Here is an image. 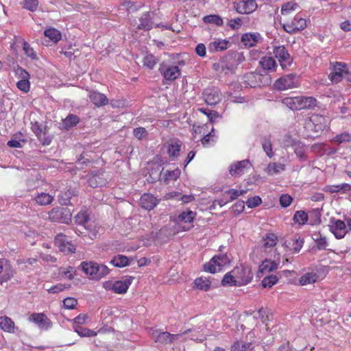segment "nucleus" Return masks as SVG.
Instances as JSON below:
<instances>
[{
	"label": "nucleus",
	"mask_w": 351,
	"mask_h": 351,
	"mask_svg": "<svg viewBox=\"0 0 351 351\" xmlns=\"http://www.w3.org/2000/svg\"><path fill=\"white\" fill-rule=\"evenodd\" d=\"M329 125L328 118L313 114L310 117L306 118L304 121V128L307 132L308 137H314L317 134L327 128Z\"/></svg>",
	"instance_id": "nucleus-1"
},
{
	"label": "nucleus",
	"mask_w": 351,
	"mask_h": 351,
	"mask_svg": "<svg viewBox=\"0 0 351 351\" xmlns=\"http://www.w3.org/2000/svg\"><path fill=\"white\" fill-rule=\"evenodd\" d=\"M282 103L293 110L314 108L317 101L313 97L298 96L293 97H285Z\"/></svg>",
	"instance_id": "nucleus-2"
},
{
	"label": "nucleus",
	"mask_w": 351,
	"mask_h": 351,
	"mask_svg": "<svg viewBox=\"0 0 351 351\" xmlns=\"http://www.w3.org/2000/svg\"><path fill=\"white\" fill-rule=\"evenodd\" d=\"M191 332V330H188L184 331L183 333L171 334L168 332H162L158 330H155L152 333V338L156 343L167 344L178 340H186V337L185 336Z\"/></svg>",
	"instance_id": "nucleus-3"
},
{
	"label": "nucleus",
	"mask_w": 351,
	"mask_h": 351,
	"mask_svg": "<svg viewBox=\"0 0 351 351\" xmlns=\"http://www.w3.org/2000/svg\"><path fill=\"white\" fill-rule=\"evenodd\" d=\"M330 73L328 75L329 80L335 84L340 82L343 79L351 81L349 77V70L346 64L343 62H335L331 64Z\"/></svg>",
	"instance_id": "nucleus-4"
},
{
	"label": "nucleus",
	"mask_w": 351,
	"mask_h": 351,
	"mask_svg": "<svg viewBox=\"0 0 351 351\" xmlns=\"http://www.w3.org/2000/svg\"><path fill=\"white\" fill-rule=\"evenodd\" d=\"M230 263V258L226 254H221L214 256L208 263L204 269L206 271L215 274L223 269V268Z\"/></svg>",
	"instance_id": "nucleus-5"
},
{
	"label": "nucleus",
	"mask_w": 351,
	"mask_h": 351,
	"mask_svg": "<svg viewBox=\"0 0 351 351\" xmlns=\"http://www.w3.org/2000/svg\"><path fill=\"white\" fill-rule=\"evenodd\" d=\"M300 85L299 77L293 73L278 78L274 83V87L278 90L295 88Z\"/></svg>",
	"instance_id": "nucleus-6"
},
{
	"label": "nucleus",
	"mask_w": 351,
	"mask_h": 351,
	"mask_svg": "<svg viewBox=\"0 0 351 351\" xmlns=\"http://www.w3.org/2000/svg\"><path fill=\"white\" fill-rule=\"evenodd\" d=\"M132 277H127L124 279L112 281H106L104 283V287L108 291H112L115 293L123 294L127 292L129 287L132 282Z\"/></svg>",
	"instance_id": "nucleus-7"
},
{
	"label": "nucleus",
	"mask_w": 351,
	"mask_h": 351,
	"mask_svg": "<svg viewBox=\"0 0 351 351\" xmlns=\"http://www.w3.org/2000/svg\"><path fill=\"white\" fill-rule=\"evenodd\" d=\"M306 26V20L297 14L292 20L283 24V29L289 34H295L303 30Z\"/></svg>",
	"instance_id": "nucleus-8"
},
{
	"label": "nucleus",
	"mask_w": 351,
	"mask_h": 351,
	"mask_svg": "<svg viewBox=\"0 0 351 351\" xmlns=\"http://www.w3.org/2000/svg\"><path fill=\"white\" fill-rule=\"evenodd\" d=\"M159 71L164 79L169 82L174 81L181 75V70L178 66L175 64H169L162 62L160 65Z\"/></svg>",
	"instance_id": "nucleus-9"
},
{
	"label": "nucleus",
	"mask_w": 351,
	"mask_h": 351,
	"mask_svg": "<svg viewBox=\"0 0 351 351\" xmlns=\"http://www.w3.org/2000/svg\"><path fill=\"white\" fill-rule=\"evenodd\" d=\"M273 257L274 259L271 260L266 258L264 260L259 267V271L261 273H268L278 268V265L280 262V252L278 251V248H276L274 254L269 255Z\"/></svg>",
	"instance_id": "nucleus-10"
},
{
	"label": "nucleus",
	"mask_w": 351,
	"mask_h": 351,
	"mask_svg": "<svg viewBox=\"0 0 351 351\" xmlns=\"http://www.w3.org/2000/svg\"><path fill=\"white\" fill-rule=\"evenodd\" d=\"M329 230L337 239L344 238L348 232L346 224L340 219L331 218L330 219Z\"/></svg>",
	"instance_id": "nucleus-11"
},
{
	"label": "nucleus",
	"mask_w": 351,
	"mask_h": 351,
	"mask_svg": "<svg viewBox=\"0 0 351 351\" xmlns=\"http://www.w3.org/2000/svg\"><path fill=\"white\" fill-rule=\"evenodd\" d=\"M71 215L66 208H55L49 213V219L51 221L69 223Z\"/></svg>",
	"instance_id": "nucleus-12"
},
{
	"label": "nucleus",
	"mask_w": 351,
	"mask_h": 351,
	"mask_svg": "<svg viewBox=\"0 0 351 351\" xmlns=\"http://www.w3.org/2000/svg\"><path fill=\"white\" fill-rule=\"evenodd\" d=\"M222 97V93L217 87L207 88L203 93V97L205 102L210 106H215L219 104Z\"/></svg>",
	"instance_id": "nucleus-13"
},
{
	"label": "nucleus",
	"mask_w": 351,
	"mask_h": 351,
	"mask_svg": "<svg viewBox=\"0 0 351 351\" xmlns=\"http://www.w3.org/2000/svg\"><path fill=\"white\" fill-rule=\"evenodd\" d=\"M251 167L252 165L248 160H243L232 163L228 167V171L232 176L237 177L243 175Z\"/></svg>",
	"instance_id": "nucleus-14"
},
{
	"label": "nucleus",
	"mask_w": 351,
	"mask_h": 351,
	"mask_svg": "<svg viewBox=\"0 0 351 351\" xmlns=\"http://www.w3.org/2000/svg\"><path fill=\"white\" fill-rule=\"evenodd\" d=\"M233 274L235 275V277H237L236 280H237L238 286L247 285L253 278L250 270L243 266L234 268L233 269Z\"/></svg>",
	"instance_id": "nucleus-15"
},
{
	"label": "nucleus",
	"mask_w": 351,
	"mask_h": 351,
	"mask_svg": "<svg viewBox=\"0 0 351 351\" xmlns=\"http://www.w3.org/2000/svg\"><path fill=\"white\" fill-rule=\"evenodd\" d=\"M55 244L59 250L64 253H74L75 251V246L63 234L60 233L56 236L55 238Z\"/></svg>",
	"instance_id": "nucleus-16"
},
{
	"label": "nucleus",
	"mask_w": 351,
	"mask_h": 351,
	"mask_svg": "<svg viewBox=\"0 0 351 351\" xmlns=\"http://www.w3.org/2000/svg\"><path fill=\"white\" fill-rule=\"evenodd\" d=\"M274 53L283 69H287L291 65V58L284 46L275 47Z\"/></svg>",
	"instance_id": "nucleus-17"
},
{
	"label": "nucleus",
	"mask_w": 351,
	"mask_h": 351,
	"mask_svg": "<svg viewBox=\"0 0 351 351\" xmlns=\"http://www.w3.org/2000/svg\"><path fill=\"white\" fill-rule=\"evenodd\" d=\"M28 319L29 322L34 323L40 329L45 330L50 328L52 325L50 319L43 313H33L29 317Z\"/></svg>",
	"instance_id": "nucleus-18"
},
{
	"label": "nucleus",
	"mask_w": 351,
	"mask_h": 351,
	"mask_svg": "<svg viewBox=\"0 0 351 351\" xmlns=\"http://www.w3.org/2000/svg\"><path fill=\"white\" fill-rule=\"evenodd\" d=\"M16 75L20 78L16 83L17 88L24 93H27L30 89L29 73L23 69L19 68L16 70Z\"/></svg>",
	"instance_id": "nucleus-19"
},
{
	"label": "nucleus",
	"mask_w": 351,
	"mask_h": 351,
	"mask_svg": "<svg viewBox=\"0 0 351 351\" xmlns=\"http://www.w3.org/2000/svg\"><path fill=\"white\" fill-rule=\"evenodd\" d=\"M257 8L255 0H242L235 5L236 11L239 14H249L254 12Z\"/></svg>",
	"instance_id": "nucleus-20"
},
{
	"label": "nucleus",
	"mask_w": 351,
	"mask_h": 351,
	"mask_svg": "<svg viewBox=\"0 0 351 351\" xmlns=\"http://www.w3.org/2000/svg\"><path fill=\"white\" fill-rule=\"evenodd\" d=\"M14 275V270L9 263L3 258L0 259V284L8 282Z\"/></svg>",
	"instance_id": "nucleus-21"
},
{
	"label": "nucleus",
	"mask_w": 351,
	"mask_h": 351,
	"mask_svg": "<svg viewBox=\"0 0 351 351\" xmlns=\"http://www.w3.org/2000/svg\"><path fill=\"white\" fill-rule=\"evenodd\" d=\"M32 130L43 145H49L51 143V138L46 135L45 128L43 129L37 122L32 123Z\"/></svg>",
	"instance_id": "nucleus-22"
},
{
	"label": "nucleus",
	"mask_w": 351,
	"mask_h": 351,
	"mask_svg": "<svg viewBox=\"0 0 351 351\" xmlns=\"http://www.w3.org/2000/svg\"><path fill=\"white\" fill-rule=\"evenodd\" d=\"M158 203L159 200L149 193L143 194L140 199L141 206L148 210H152Z\"/></svg>",
	"instance_id": "nucleus-23"
},
{
	"label": "nucleus",
	"mask_w": 351,
	"mask_h": 351,
	"mask_svg": "<svg viewBox=\"0 0 351 351\" xmlns=\"http://www.w3.org/2000/svg\"><path fill=\"white\" fill-rule=\"evenodd\" d=\"M277 236L274 234H268L265 236L263 241V246L265 248V252L274 254V252L276 247ZM278 249V247H277ZM279 252V250H278Z\"/></svg>",
	"instance_id": "nucleus-24"
},
{
	"label": "nucleus",
	"mask_w": 351,
	"mask_h": 351,
	"mask_svg": "<svg viewBox=\"0 0 351 351\" xmlns=\"http://www.w3.org/2000/svg\"><path fill=\"white\" fill-rule=\"evenodd\" d=\"M259 64L263 70L269 72L275 71L277 67L275 60L271 56H263L259 61Z\"/></svg>",
	"instance_id": "nucleus-25"
},
{
	"label": "nucleus",
	"mask_w": 351,
	"mask_h": 351,
	"mask_svg": "<svg viewBox=\"0 0 351 351\" xmlns=\"http://www.w3.org/2000/svg\"><path fill=\"white\" fill-rule=\"evenodd\" d=\"M259 37L258 33H245L241 37V43L245 46L251 47L257 44Z\"/></svg>",
	"instance_id": "nucleus-26"
},
{
	"label": "nucleus",
	"mask_w": 351,
	"mask_h": 351,
	"mask_svg": "<svg viewBox=\"0 0 351 351\" xmlns=\"http://www.w3.org/2000/svg\"><path fill=\"white\" fill-rule=\"evenodd\" d=\"M89 98L90 101L97 106H104L108 101V99L105 95L97 91L90 92Z\"/></svg>",
	"instance_id": "nucleus-27"
},
{
	"label": "nucleus",
	"mask_w": 351,
	"mask_h": 351,
	"mask_svg": "<svg viewBox=\"0 0 351 351\" xmlns=\"http://www.w3.org/2000/svg\"><path fill=\"white\" fill-rule=\"evenodd\" d=\"M54 199V196L47 193H39L34 197V200L38 205L46 206L50 204Z\"/></svg>",
	"instance_id": "nucleus-28"
},
{
	"label": "nucleus",
	"mask_w": 351,
	"mask_h": 351,
	"mask_svg": "<svg viewBox=\"0 0 351 351\" xmlns=\"http://www.w3.org/2000/svg\"><path fill=\"white\" fill-rule=\"evenodd\" d=\"M318 277L317 274L315 272H306L300 278L299 284L302 286L313 284L317 282Z\"/></svg>",
	"instance_id": "nucleus-29"
},
{
	"label": "nucleus",
	"mask_w": 351,
	"mask_h": 351,
	"mask_svg": "<svg viewBox=\"0 0 351 351\" xmlns=\"http://www.w3.org/2000/svg\"><path fill=\"white\" fill-rule=\"evenodd\" d=\"M194 288L199 289L200 291H208L211 286V282L210 280L204 276L199 277L196 278L194 282Z\"/></svg>",
	"instance_id": "nucleus-30"
},
{
	"label": "nucleus",
	"mask_w": 351,
	"mask_h": 351,
	"mask_svg": "<svg viewBox=\"0 0 351 351\" xmlns=\"http://www.w3.org/2000/svg\"><path fill=\"white\" fill-rule=\"evenodd\" d=\"M0 328L4 332L13 333L15 325L11 318L8 316H2L0 317Z\"/></svg>",
	"instance_id": "nucleus-31"
},
{
	"label": "nucleus",
	"mask_w": 351,
	"mask_h": 351,
	"mask_svg": "<svg viewBox=\"0 0 351 351\" xmlns=\"http://www.w3.org/2000/svg\"><path fill=\"white\" fill-rule=\"evenodd\" d=\"M285 169L283 164L278 162H270L265 169V172L269 176H274L282 172Z\"/></svg>",
	"instance_id": "nucleus-32"
},
{
	"label": "nucleus",
	"mask_w": 351,
	"mask_h": 351,
	"mask_svg": "<svg viewBox=\"0 0 351 351\" xmlns=\"http://www.w3.org/2000/svg\"><path fill=\"white\" fill-rule=\"evenodd\" d=\"M311 237L316 243L318 250H322L326 249L328 243L326 237L322 235L319 232H313Z\"/></svg>",
	"instance_id": "nucleus-33"
},
{
	"label": "nucleus",
	"mask_w": 351,
	"mask_h": 351,
	"mask_svg": "<svg viewBox=\"0 0 351 351\" xmlns=\"http://www.w3.org/2000/svg\"><path fill=\"white\" fill-rule=\"evenodd\" d=\"M82 271L92 280L95 279L97 263L94 262H82L81 263Z\"/></svg>",
	"instance_id": "nucleus-34"
},
{
	"label": "nucleus",
	"mask_w": 351,
	"mask_h": 351,
	"mask_svg": "<svg viewBox=\"0 0 351 351\" xmlns=\"http://www.w3.org/2000/svg\"><path fill=\"white\" fill-rule=\"evenodd\" d=\"M303 243V239L295 238L293 239L286 241L282 245V247H291L295 253H298L302 247Z\"/></svg>",
	"instance_id": "nucleus-35"
},
{
	"label": "nucleus",
	"mask_w": 351,
	"mask_h": 351,
	"mask_svg": "<svg viewBox=\"0 0 351 351\" xmlns=\"http://www.w3.org/2000/svg\"><path fill=\"white\" fill-rule=\"evenodd\" d=\"M195 215V213L193 212L192 210L182 212L178 216L177 222L189 224L193 221Z\"/></svg>",
	"instance_id": "nucleus-36"
},
{
	"label": "nucleus",
	"mask_w": 351,
	"mask_h": 351,
	"mask_svg": "<svg viewBox=\"0 0 351 351\" xmlns=\"http://www.w3.org/2000/svg\"><path fill=\"white\" fill-rule=\"evenodd\" d=\"M182 143L177 141L169 144L167 154L171 158H177L180 155Z\"/></svg>",
	"instance_id": "nucleus-37"
},
{
	"label": "nucleus",
	"mask_w": 351,
	"mask_h": 351,
	"mask_svg": "<svg viewBox=\"0 0 351 351\" xmlns=\"http://www.w3.org/2000/svg\"><path fill=\"white\" fill-rule=\"evenodd\" d=\"M285 147H293L295 153L300 158H302L304 155V145L300 141L295 140H291V144L285 143Z\"/></svg>",
	"instance_id": "nucleus-38"
},
{
	"label": "nucleus",
	"mask_w": 351,
	"mask_h": 351,
	"mask_svg": "<svg viewBox=\"0 0 351 351\" xmlns=\"http://www.w3.org/2000/svg\"><path fill=\"white\" fill-rule=\"evenodd\" d=\"M129 258L124 255H117L114 256L110 261V263L117 267H123L129 265Z\"/></svg>",
	"instance_id": "nucleus-39"
},
{
	"label": "nucleus",
	"mask_w": 351,
	"mask_h": 351,
	"mask_svg": "<svg viewBox=\"0 0 351 351\" xmlns=\"http://www.w3.org/2000/svg\"><path fill=\"white\" fill-rule=\"evenodd\" d=\"M351 186L348 184L343 183L337 185H328L325 187V191L330 193H338L341 191H347L350 190Z\"/></svg>",
	"instance_id": "nucleus-40"
},
{
	"label": "nucleus",
	"mask_w": 351,
	"mask_h": 351,
	"mask_svg": "<svg viewBox=\"0 0 351 351\" xmlns=\"http://www.w3.org/2000/svg\"><path fill=\"white\" fill-rule=\"evenodd\" d=\"M58 274L61 279L71 280L74 278L75 269L73 267H61L59 269Z\"/></svg>",
	"instance_id": "nucleus-41"
},
{
	"label": "nucleus",
	"mask_w": 351,
	"mask_h": 351,
	"mask_svg": "<svg viewBox=\"0 0 351 351\" xmlns=\"http://www.w3.org/2000/svg\"><path fill=\"white\" fill-rule=\"evenodd\" d=\"M73 328L75 332L80 337H94L97 335V332L93 330L88 328H82L81 326L73 325Z\"/></svg>",
	"instance_id": "nucleus-42"
},
{
	"label": "nucleus",
	"mask_w": 351,
	"mask_h": 351,
	"mask_svg": "<svg viewBox=\"0 0 351 351\" xmlns=\"http://www.w3.org/2000/svg\"><path fill=\"white\" fill-rule=\"evenodd\" d=\"M229 45V41L224 40H217L212 42L210 44V47L211 49H214L216 51H221L228 49Z\"/></svg>",
	"instance_id": "nucleus-43"
},
{
	"label": "nucleus",
	"mask_w": 351,
	"mask_h": 351,
	"mask_svg": "<svg viewBox=\"0 0 351 351\" xmlns=\"http://www.w3.org/2000/svg\"><path fill=\"white\" fill-rule=\"evenodd\" d=\"M44 34L53 43L58 42L62 38L60 32L55 28H49L46 29L44 32Z\"/></svg>",
	"instance_id": "nucleus-44"
},
{
	"label": "nucleus",
	"mask_w": 351,
	"mask_h": 351,
	"mask_svg": "<svg viewBox=\"0 0 351 351\" xmlns=\"http://www.w3.org/2000/svg\"><path fill=\"white\" fill-rule=\"evenodd\" d=\"M203 21L205 23L215 24L217 26H222L223 24L222 18L220 16L216 14L205 16L203 18Z\"/></svg>",
	"instance_id": "nucleus-45"
},
{
	"label": "nucleus",
	"mask_w": 351,
	"mask_h": 351,
	"mask_svg": "<svg viewBox=\"0 0 351 351\" xmlns=\"http://www.w3.org/2000/svg\"><path fill=\"white\" fill-rule=\"evenodd\" d=\"M237 277L233 274V270L230 272L226 274L221 281V284L223 286H236L238 285L237 280H236Z\"/></svg>",
	"instance_id": "nucleus-46"
},
{
	"label": "nucleus",
	"mask_w": 351,
	"mask_h": 351,
	"mask_svg": "<svg viewBox=\"0 0 351 351\" xmlns=\"http://www.w3.org/2000/svg\"><path fill=\"white\" fill-rule=\"evenodd\" d=\"M298 8V4L294 1H289L284 3L281 8V14L282 15H288L291 12L295 11Z\"/></svg>",
	"instance_id": "nucleus-47"
},
{
	"label": "nucleus",
	"mask_w": 351,
	"mask_h": 351,
	"mask_svg": "<svg viewBox=\"0 0 351 351\" xmlns=\"http://www.w3.org/2000/svg\"><path fill=\"white\" fill-rule=\"evenodd\" d=\"M109 269L104 265L97 263L94 280H99L109 274Z\"/></svg>",
	"instance_id": "nucleus-48"
},
{
	"label": "nucleus",
	"mask_w": 351,
	"mask_h": 351,
	"mask_svg": "<svg viewBox=\"0 0 351 351\" xmlns=\"http://www.w3.org/2000/svg\"><path fill=\"white\" fill-rule=\"evenodd\" d=\"M140 29L149 30L152 27V23L149 18V13H145L140 19V24L138 25Z\"/></svg>",
	"instance_id": "nucleus-49"
},
{
	"label": "nucleus",
	"mask_w": 351,
	"mask_h": 351,
	"mask_svg": "<svg viewBox=\"0 0 351 351\" xmlns=\"http://www.w3.org/2000/svg\"><path fill=\"white\" fill-rule=\"evenodd\" d=\"M351 141V135L345 132L337 135L331 141L333 145H339L343 143L349 142Z\"/></svg>",
	"instance_id": "nucleus-50"
},
{
	"label": "nucleus",
	"mask_w": 351,
	"mask_h": 351,
	"mask_svg": "<svg viewBox=\"0 0 351 351\" xmlns=\"http://www.w3.org/2000/svg\"><path fill=\"white\" fill-rule=\"evenodd\" d=\"M293 220L299 224H305L308 221V215L303 210L297 211L293 216Z\"/></svg>",
	"instance_id": "nucleus-51"
},
{
	"label": "nucleus",
	"mask_w": 351,
	"mask_h": 351,
	"mask_svg": "<svg viewBox=\"0 0 351 351\" xmlns=\"http://www.w3.org/2000/svg\"><path fill=\"white\" fill-rule=\"evenodd\" d=\"M181 171L179 169L172 171H167L165 174V181L169 182L176 180L180 176Z\"/></svg>",
	"instance_id": "nucleus-52"
},
{
	"label": "nucleus",
	"mask_w": 351,
	"mask_h": 351,
	"mask_svg": "<svg viewBox=\"0 0 351 351\" xmlns=\"http://www.w3.org/2000/svg\"><path fill=\"white\" fill-rule=\"evenodd\" d=\"M79 118L77 115L71 114L68 115L64 120V126L66 128H71L79 122Z\"/></svg>",
	"instance_id": "nucleus-53"
},
{
	"label": "nucleus",
	"mask_w": 351,
	"mask_h": 351,
	"mask_svg": "<svg viewBox=\"0 0 351 351\" xmlns=\"http://www.w3.org/2000/svg\"><path fill=\"white\" fill-rule=\"evenodd\" d=\"M278 278L274 275L265 277L262 280V285L264 287L271 288L273 285L277 283Z\"/></svg>",
	"instance_id": "nucleus-54"
},
{
	"label": "nucleus",
	"mask_w": 351,
	"mask_h": 351,
	"mask_svg": "<svg viewBox=\"0 0 351 351\" xmlns=\"http://www.w3.org/2000/svg\"><path fill=\"white\" fill-rule=\"evenodd\" d=\"M70 287L69 284L58 283L47 289L49 293H57Z\"/></svg>",
	"instance_id": "nucleus-55"
},
{
	"label": "nucleus",
	"mask_w": 351,
	"mask_h": 351,
	"mask_svg": "<svg viewBox=\"0 0 351 351\" xmlns=\"http://www.w3.org/2000/svg\"><path fill=\"white\" fill-rule=\"evenodd\" d=\"M156 64V60L152 54L147 55L143 59V65L149 69H153Z\"/></svg>",
	"instance_id": "nucleus-56"
},
{
	"label": "nucleus",
	"mask_w": 351,
	"mask_h": 351,
	"mask_svg": "<svg viewBox=\"0 0 351 351\" xmlns=\"http://www.w3.org/2000/svg\"><path fill=\"white\" fill-rule=\"evenodd\" d=\"M262 202V199L259 196H254L249 198L245 204L248 208H252L259 206Z\"/></svg>",
	"instance_id": "nucleus-57"
},
{
	"label": "nucleus",
	"mask_w": 351,
	"mask_h": 351,
	"mask_svg": "<svg viewBox=\"0 0 351 351\" xmlns=\"http://www.w3.org/2000/svg\"><path fill=\"white\" fill-rule=\"evenodd\" d=\"M262 146L266 154L269 158H271L274 156V152H272V146L270 140L264 139L262 142Z\"/></svg>",
	"instance_id": "nucleus-58"
},
{
	"label": "nucleus",
	"mask_w": 351,
	"mask_h": 351,
	"mask_svg": "<svg viewBox=\"0 0 351 351\" xmlns=\"http://www.w3.org/2000/svg\"><path fill=\"white\" fill-rule=\"evenodd\" d=\"M246 192V190L230 189L226 192V194L229 195L230 200H234L238 197L243 195Z\"/></svg>",
	"instance_id": "nucleus-59"
},
{
	"label": "nucleus",
	"mask_w": 351,
	"mask_h": 351,
	"mask_svg": "<svg viewBox=\"0 0 351 351\" xmlns=\"http://www.w3.org/2000/svg\"><path fill=\"white\" fill-rule=\"evenodd\" d=\"M292 201V197L288 194H283L280 197V204L283 208H287L290 206Z\"/></svg>",
	"instance_id": "nucleus-60"
},
{
	"label": "nucleus",
	"mask_w": 351,
	"mask_h": 351,
	"mask_svg": "<svg viewBox=\"0 0 351 351\" xmlns=\"http://www.w3.org/2000/svg\"><path fill=\"white\" fill-rule=\"evenodd\" d=\"M77 304V301L74 298H67L63 300V306L66 309H73Z\"/></svg>",
	"instance_id": "nucleus-61"
},
{
	"label": "nucleus",
	"mask_w": 351,
	"mask_h": 351,
	"mask_svg": "<svg viewBox=\"0 0 351 351\" xmlns=\"http://www.w3.org/2000/svg\"><path fill=\"white\" fill-rule=\"evenodd\" d=\"M133 134L138 139L145 138L147 136V132L144 128H136L134 130Z\"/></svg>",
	"instance_id": "nucleus-62"
},
{
	"label": "nucleus",
	"mask_w": 351,
	"mask_h": 351,
	"mask_svg": "<svg viewBox=\"0 0 351 351\" xmlns=\"http://www.w3.org/2000/svg\"><path fill=\"white\" fill-rule=\"evenodd\" d=\"M38 5L37 0H25L24 8L29 11L34 12Z\"/></svg>",
	"instance_id": "nucleus-63"
},
{
	"label": "nucleus",
	"mask_w": 351,
	"mask_h": 351,
	"mask_svg": "<svg viewBox=\"0 0 351 351\" xmlns=\"http://www.w3.org/2000/svg\"><path fill=\"white\" fill-rule=\"evenodd\" d=\"M229 27L233 29H239L242 25V20L240 18L232 19L229 21Z\"/></svg>",
	"instance_id": "nucleus-64"
}]
</instances>
